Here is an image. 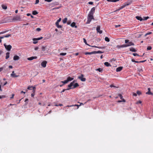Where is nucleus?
I'll list each match as a JSON object with an SVG mask.
<instances>
[{"label": "nucleus", "instance_id": "bf43d9fd", "mask_svg": "<svg viewBox=\"0 0 153 153\" xmlns=\"http://www.w3.org/2000/svg\"><path fill=\"white\" fill-rule=\"evenodd\" d=\"M34 95H35V92L34 93L33 92V93L31 94V96L32 97H33L34 96Z\"/></svg>", "mask_w": 153, "mask_h": 153}, {"label": "nucleus", "instance_id": "8fccbe9b", "mask_svg": "<svg viewBox=\"0 0 153 153\" xmlns=\"http://www.w3.org/2000/svg\"><path fill=\"white\" fill-rule=\"evenodd\" d=\"M53 4L54 5H58L59 4V3L58 2L56 1L54 2Z\"/></svg>", "mask_w": 153, "mask_h": 153}, {"label": "nucleus", "instance_id": "864d4df0", "mask_svg": "<svg viewBox=\"0 0 153 153\" xmlns=\"http://www.w3.org/2000/svg\"><path fill=\"white\" fill-rule=\"evenodd\" d=\"M41 30V29L40 28H37L36 29V30L37 31H39Z\"/></svg>", "mask_w": 153, "mask_h": 153}, {"label": "nucleus", "instance_id": "c03bdc74", "mask_svg": "<svg viewBox=\"0 0 153 153\" xmlns=\"http://www.w3.org/2000/svg\"><path fill=\"white\" fill-rule=\"evenodd\" d=\"M45 47L44 46H42V50L44 51H45Z\"/></svg>", "mask_w": 153, "mask_h": 153}, {"label": "nucleus", "instance_id": "a878e982", "mask_svg": "<svg viewBox=\"0 0 153 153\" xmlns=\"http://www.w3.org/2000/svg\"><path fill=\"white\" fill-rule=\"evenodd\" d=\"M83 41H84V42L85 43V44L86 45H88L89 46H91V45H89L88 44L87 42H86V40L85 39V38H83Z\"/></svg>", "mask_w": 153, "mask_h": 153}, {"label": "nucleus", "instance_id": "c85d7f7f", "mask_svg": "<svg viewBox=\"0 0 153 153\" xmlns=\"http://www.w3.org/2000/svg\"><path fill=\"white\" fill-rule=\"evenodd\" d=\"M67 19L66 18H64L62 22L63 23H65L67 22Z\"/></svg>", "mask_w": 153, "mask_h": 153}, {"label": "nucleus", "instance_id": "603ef678", "mask_svg": "<svg viewBox=\"0 0 153 153\" xmlns=\"http://www.w3.org/2000/svg\"><path fill=\"white\" fill-rule=\"evenodd\" d=\"M60 8V7H55V8H53L52 10H55L56 9H59Z\"/></svg>", "mask_w": 153, "mask_h": 153}, {"label": "nucleus", "instance_id": "4be33fe9", "mask_svg": "<svg viewBox=\"0 0 153 153\" xmlns=\"http://www.w3.org/2000/svg\"><path fill=\"white\" fill-rule=\"evenodd\" d=\"M92 54H94V51L92 52H87L85 53V55H88V54L91 55Z\"/></svg>", "mask_w": 153, "mask_h": 153}, {"label": "nucleus", "instance_id": "393cba45", "mask_svg": "<svg viewBox=\"0 0 153 153\" xmlns=\"http://www.w3.org/2000/svg\"><path fill=\"white\" fill-rule=\"evenodd\" d=\"M130 51L132 52H135L136 51V50L133 48H130Z\"/></svg>", "mask_w": 153, "mask_h": 153}, {"label": "nucleus", "instance_id": "774afa93", "mask_svg": "<svg viewBox=\"0 0 153 153\" xmlns=\"http://www.w3.org/2000/svg\"><path fill=\"white\" fill-rule=\"evenodd\" d=\"M133 96H137V94L136 93H134L133 94Z\"/></svg>", "mask_w": 153, "mask_h": 153}, {"label": "nucleus", "instance_id": "0e129e2a", "mask_svg": "<svg viewBox=\"0 0 153 153\" xmlns=\"http://www.w3.org/2000/svg\"><path fill=\"white\" fill-rule=\"evenodd\" d=\"M119 0H112V2H116L117 1H119Z\"/></svg>", "mask_w": 153, "mask_h": 153}, {"label": "nucleus", "instance_id": "0eeeda50", "mask_svg": "<svg viewBox=\"0 0 153 153\" xmlns=\"http://www.w3.org/2000/svg\"><path fill=\"white\" fill-rule=\"evenodd\" d=\"M100 26L98 25L97 26V33H99L100 34H101L102 33V31L101 30H100Z\"/></svg>", "mask_w": 153, "mask_h": 153}, {"label": "nucleus", "instance_id": "dca6fc26", "mask_svg": "<svg viewBox=\"0 0 153 153\" xmlns=\"http://www.w3.org/2000/svg\"><path fill=\"white\" fill-rule=\"evenodd\" d=\"M148 91L146 93V94H149V95H152L153 94V93H152L150 91V88H148Z\"/></svg>", "mask_w": 153, "mask_h": 153}, {"label": "nucleus", "instance_id": "bb28decb", "mask_svg": "<svg viewBox=\"0 0 153 153\" xmlns=\"http://www.w3.org/2000/svg\"><path fill=\"white\" fill-rule=\"evenodd\" d=\"M8 30H5L4 31H2V32H0V35L4 33H6L8 32Z\"/></svg>", "mask_w": 153, "mask_h": 153}, {"label": "nucleus", "instance_id": "13d9d810", "mask_svg": "<svg viewBox=\"0 0 153 153\" xmlns=\"http://www.w3.org/2000/svg\"><path fill=\"white\" fill-rule=\"evenodd\" d=\"M62 104H59V105L56 104L55 105V106H62Z\"/></svg>", "mask_w": 153, "mask_h": 153}, {"label": "nucleus", "instance_id": "4468645a", "mask_svg": "<svg viewBox=\"0 0 153 153\" xmlns=\"http://www.w3.org/2000/svg\"><path fill=\"white\" fill-rule=\"evenodd\" d=\"M19 59V57L17 55L14 56L13 59L14 60H18Z\"/></svg>", "mask_w": 153, "mask_h": 153}, {"label": "nucleus", "instance_id": "a18cd8bd", "mask_svg": "<svg viewBox=\"0 0 153 153\" xmlns=\"http://www.w3.org/2000/svg\"><path fill=\"white\" fill-rule=\"evenodd\" d=\"M118 96L119 97H120V99H122L123 98V96L121 94H119Z\"/></svg>", "mask_w": 153, "mask_h": 153}, {"label": "nucleus", "instance_id": "052dcab7", "mask_svg": "<svg viewBox=\"0 0 153 153\" xmlns=\"http://www.w3.org/2000/svg\"><path fill=\"white\" fill-rule=\"evenodd\" d=\"M14 74H15L14 71H13L12 73L10 74L11 76H13Z\"/></svg>", "mask_w": 153, "mask_h": 153}, {"label": "nucleus", "instance_id": "5701e85b", "mask_svg": "<svg viewBox=\"0 0 153 153\" xmlns=\"http://www.w3.org/2000/svg\"><path fill=\"white\" fill-rule=\"evenodd\" d=\"M10 56V53L7 52L6 53V59H8Z\"/></svg>", "mask_w": 153, "mask_h": 153}, {"label": "nucleus", "instance_id": "4c0bfd02", "mask_svg": "<svg viewBox=\"0 0 153 153\" xmlns=\"http://www.w3.org/2000/svg\"><path fill=\"white\" fill-rule=\"evenodd\" d=\"M66 54V53H60V55L61 56H65Z\"/></svg>", "mask_w": 153, "mask_h": 153}, {"label": "nucleus", "instance_id": "e433bc0d", "mask_svg": "<svg viewBox=\"0 0 153 153\" xmlns=\"http://www.w3.org/2000/svg\"><path fill=\"white\" fill-rule=\"evenodd\" d=\"M61 82L63 83L64 84H65L67 83L68 81L66 80H65L64 81H62Z\"/></svg>", "mask_w": 153, "mask_h": 153}, {"label": "nucleus", "instance_id": "9d476101", "mask_svg": "<svg viewBox=\"0 0 153 153\" xmlns=\"http://www.w3.org/2000/svg\"><path fill=\"white\" fill-rule=\"evenodd\" d=\"M132 2L131 1H128V2L125 3L124 4L125 5V7L127 6H128L131 4Z\"/></svg>", "mask_w": 153, "mask_h": 153}, {"label": "nucleus", "instance_id": "b1692460", "mask_svg": "<svg viewBox=\"0 0 153 153\" xmlns=\"http://www.w3.org/2000/svg\"><path fill=\"white\" fill-rule=\"evenodd\" d=\"M94 54L96 53H103V52H102L100 51H94Z\"/></svg>", "mask_w": 153, "mask_h": 153}, {"label": "nucleus", "instance_id": "de8ad7c7", "mask_svg": "<svg viewBox=\"0 0 153 153\" xmlns=\"http://www.w3.org/2000/svg\"><path fill=\"white\" fill-rule=\"evenodd\" d=\"M28 99H26L25 100V102L26 103V104H27L28 103Z\"/></svg>", "mask_w": 153, "mask_h": 153}, {"label": "nucleus", "instance_id": "f3484780", "mask_svg": "<svg viewBox=\"0 0 153 153\" xmlns=\"http://www.w3.org/2000/svg\"><path fill=\"white\" fill-rule=\"evenodd\" d=\"M74 78H73L71 77H68L66 80L68 82L69 81H71L73 80Z\"/></svg>", "mask_w": 153, "mask_h": 153}, {"label": "nucleus", "instance_id": "6e6552de", "mask_svg": "<svg viewBox=\"0 0 153 153\" xmlns=\"http://www.w3.org/2000/svg\"><path fill=\"white\" fill-rule=\"evenodd\" d=\"M47 62L45 61H43L41 63V66L44 67L45 68L46 67Z\"/></svg>", "mask_w": 153, "mask_h": 153}, {"label": "nucleus", "instance_id": "f8f14e48", "mask_svg": "<svg viewBox=\"0 0 153 153\" xmlns=\"http://www.w3.org/2000/svg\"><path fill=\"white\" fill-rule=\"evenodd\" d=\"M127 45L126 44H123L122 45H118L117 46V48H122L127 47Z\"/></svg>", "mask_w": 153, "mask_h": 153}, {"label": "nucleus", "instance_id": "680f3d73", "mask_svg": "<svg viewBox=\"0 0 153 153\" xmlns=\"http://www.w3.org/2000/svg\"><path fill=\"white\" fill-rule=\"evenodd\" d=\"M141 102H142L141 101H139L137 102V104H141Z\"/></svg>", "mask_w": 153, "mask_h": 153}, {"label": "nucleus", "instance_id": "49530a36", "mask_svg": "<svg viewBox=\"0 0 153 153\" xmlns=\"http://www.w3.org/2000/svg\"><path fill=\"white\" fill-rule=\"evenodd\" d=\"M32 88H32V89H33L32 92L34 93L35 92V89H36V87H33Z\"/></svg>", "mask_w": 153, "mask_h": 153}, {"label": "nucleus", "instance_id": "cd10ccee", "mask_svg": "<svg viewBox=\"0 0 153 153\" xmlns=\"http://www.w3.org/2000/svg\"><path fill=\"white\" fill-rule=\"evenodd\" d=\"M1 7L3 9H4V10L6 9L7 8V6H6L5 5L3 4L1 5Z\"/></svg>", "mask_w": 153, "mask_h": 153}, {"label": "nucleus", "instance_id": "69168bd1", "mask_svg": "<svg viewBox=\"0 0 153 153\" xmlns=\"http://www.w3.org/2000/svg\"><path fill=\"white\" fill-rule=\"evenodd\" d=\"M120 26H121L120 25H115V27L116 28H117V27H120Z\"/></svg>", "mask_w": 153, "mask_h": 153}, {"label": "nucleus", "instance_id": "338daca9", "mask_svg": "<svg viewBox=\"0 0 153 153\" xmlns=\"http://www.w3.org/2000/svg\"><path fill=\"white\" fill-rule=\"evenodd\" d=\"M88 4H93V2H91V1H90V2H88Z\"/></svg>", "mask_w": 153, "mask_h": 153}, {"label": "nucleus", "instance_id": "a211bd4d", "mask_svg": "<svg viewBox=\"0 0 153 153\" xmlns=\"http://www.w3.org/2000/svg\"><path fill=\"white\" fill-rule=\"evenodd\" d=\"M73 84H74V83ZM73 85L74 86L73 87V88L71 87V88H75L76 87L78 86H79V85H78V84L77 83H75L74 84H73Z\"/></svg>", "mask_w": 153, "mask_h": 153}, {"label": "nucleus", "instance_id": "4d7b16f0", "mask_svg": "<svg viewBox=\"0 0 153 153\" xmlns=\"http://www.w3.org/2000/svg\"><path fill=\"white\" fill-rule=\"evenodd\" d=\"M39 0H36L35 4H38L39 3Z\"/></svg>", "mask_w": 153, "mask_h": 153}, {"label": "nucleus", "instance_id": "79ce46f5", "mask_svg": "<svg viewBox=\"0 0 153 153\" xmlns=\"http://www.w3.org/2000/svg\"><path fill=\"white\" fill-rule=\"evenodd\" d=\"M152 48L151 46H148L147 48V49L148 50H151Z\"/></svg>", "mask_w": 153, "mask_h": 153}, {"label": "nucleus", "instance_id": "1a4fd4ad", "mask_svg": "<svg viewBox=\"0 0 153 153\" xmlns=\"http://www.w3.org/2000/svg\"><path fill=\"white\" fill-rule=\"evenodd\" d=\"M95 7L92 8L90 11L89 13L92 14L94 15V13L95 11Z\"/></svg>", "mask_w": 153, "mask_h": 153}, {"label": "nucleus", "instance_id": "423d86ee", "mask_svg": "<svg viewBox=\"0 0 153 153\" xmlns=\"http://www.w3.org/2000/svg\"><path fill=\"white\" fill-rule=\"evenodd\" d=\"M13 20L20 21L21 20V19L19 16H17L14 17L13 18Z\"/></svg>", "mask_w": 153, "mask_h": 153}, {"label": "nucleus", "instance_id": "f03ea898", "mask_svg": "<svg viewBox=\"0 0 153 153\" xmlns=\"http://www.w3.org/2000/svg\"><path fill=\"white\" fill-rule=\"evenodd\" d=\"M75 82V81H74L72 82H71L70 84L68 85V88H67V89H63L62 91H61V93L62 92H64L65 90H69L71 89V87L73 86V84Z\"/></svg>", "mask_w": 153, "mask_h": 153}, {"label": "nucleus", "instance_id": "ea45409f", "mask_svg": "<svg viewBox=\"0 0 153 153\" xmlns=\"http://www.w3.org/2000/svg\"><path fill=\"white\" fill-rule=\"evenodd\" d=\"M97 48H99V49H104L105 48V46H104V47H97Z\"/></svg>", "mask_w": 153, "mask_h": 153}, {"label": "nucleus", "instance_id": "f704fd0d", "mask_svg": "<svg viewBox=\"0 0 153 153\" xmlns=\"http://www.w3.org/2000/svg\"><path fill=\"white\" fill-rule=\"evenodd\" d=\"M56 27L58 28H61L62 27V26L59 25V23L58 24H57L56 23Z\"/></svg>", "mask_w": 153, "mask_h": 153}, {"label": "nucleus", "instance_id": "473e14b6", "mask_svg": "<svg viewBox=\"0 0 153 153\" xmlns=\"http://www.w3.org/2000/svg\"><path fill=\"white\" fill-rule=\"evenodd\" d=\"M105 40L107 42H109L110 41L109 39L107 37L105 38Z\"/></svg>", "mask_w": 153, "mask_h": 153}, {"label": "nucleus", "instance_id": "6e6d98bb", "mask_svg": "<svg viewBox=\"0 0 153 153\" xmlns=\"http://www.w3.org/2000/svg\"><path fill=\"white\" fill-rule=\"evenodd\" d=\"M151 33H152V32H149L148 33L145 34V36H146L147 35H150V34H151Z\"/></svg>", "mask_w": 153, "mask_h": 153}, {"label": "nucleus", "instance_id": "a19ab883", "mask_svg": "<svg viewBox=\"0 0 153 153\" xmlns=\"http://www.w3.org/2000/svg\"><path fill=\"white\" fill-rule=\"evenodd\" d=\"M61 18H60L58 19V20H57V22H56V23L57 24H58L59 23V22L61 21Z\"/></svg>", "mask_w": 153, "mask_h": 153}, {"label": "nucleus", "instance_id": "5fc2aeb1", "mask_svg": "<svg viewBox=\"0 0 153 153\" xmlns=\"http://www.w3.org/2000/svg\"><path fill=\"white\" fill-rule=\"evenodd\" d=\"M125 7V5L123 4V5L122 6H121L120 7L121 8V9H122L123 8H124Z\"/></svg>", "mask_w": 153, "mask_h": 153}, {"label": "nucleus", "instance_id": "09e8293b", "mask_svg": "<svg viewBox=\"0 0 153 153\" xmlns=\"http://www.w3.org/2000/svg\"><path fill=\"white\" fill-rule=\"evenodd\" d=\"M137 94L138 95H140L141 94V92L139 91H137Z\"/></svg>", "mask_w": 153, "mask_h": 153}, {"label": "nucleus", "instance_id": "39448f33", "mask_svg": "<svg viewBox=\"0 0 153 153\" xmlns=\"http://www.w3.org/2000/svg\"><path fill=\"white\" fill-rule=\"evenodd\" d=\"M84 76L83 74H81L80 76H78V78L82 81L85 82L86 81L85 78L84 77Z\"/></svg>", "mask_w": 153, "mask_h": 153}, {"label": "nucleus", "instance_id": "7c9ffc66", "mask_svg": "<svg viewBox=\"0 0 153 153\" xmlns=\"http://www.w3.org/2000/svg\"><path fill=\"white\" fill-rule=\"evenodd\" d=\"M121 100H118V102H126V100L123 98Z\"/></svg>", "mask_w": 153, "mask_h": 153}, {"label": "nucleus", "instance_id": "3c124183", "mask_svg": "<svg viewBox=\"0 0 153 153\" xmlns=\"http://www.w3.org/2000/svg\"><path fill=\"white\" fill-rule=\"evenodd\" d=\"M33 86H29L27 87V89L29 90H31L32 89V88Z\"/></svg>", "mask_w": 153, "mask_h": 153}, {"label": "nucleus", "instance_id": "f257e3e1", "mask_svg": "<svg viewBox=\"0 0 153 153\" xmlns=\"http://www.w3.org/2000/svg\"><path fill=\"white\" fill-rule=\"evenodd\" d=\"M94 19L93 15L89 13L88 15L87 21L86 22L87 24H89L90 23L92 19Z\"/></svg>", "mask_w": 153, "mask_h": 153}, {"label": "nucleus", "instance_id": "7ed1b4c3", "mask_svg": "<svg viewBox=\"0 0 153 153\" xmlns=\"http://www.w3.org/2000/svg\"><path fill=\"white\" fill-rule=\"evenodd\" d=\"M129 40L128 39H126L125 40V43H126L127 47H128L132 45H134V44L131 42H129Z\"/></svg>", "mask_w": 153, "mask_h": 153}, {"label": "nucleus", "instance_id": "20e7f679", "mask_svg": "<svg viewBox=\"0 0 153 153\" xmlns=\"http://www.w3.org/2000/svg\"><path fill=\"white\" fill-rule=\"evenodd\" d=\"M4 45L6 49L9 51H10L12 48V46L10 45H7L5 43L4 44Z\"/></svg>", "mask_w": 153, "mask_h": 153}, {"label": "nucleus", "instance_id": "2f4dec72", "mask_svg": "<svg viewBox=\"0 0 153 153\" xmlns=\"http://www.w3.org/2000/svg\"><path fill=\"white\" fill-rule=\"evenodd\" d=\"M19 76V75H16L15 74H14L13 75V76H11L12 77H18Z\"/></svg>", "mask_w": 153, "mask_h": 153}, {"label": "nucleus", "instance_id": "aec40b11", "mask_svg": "<svg viewBox=\"0 0 153 153\" xmlns=\"http://www.w3.org/2000/svg\"><path fill=\"white\" fill-rule=\"evenodd\" d=\"M104 65L107 67L111 66L110 64L108 62H106L104 63Z\"/></svg>", "mask_w": 153, "mask_h": 153}, {"label": "nucleus", "instance_id": "9b49d317", "mask_svg": "<svg viewBox=\"0 0 153 153\" xmlns=\"http://www.w3.org/2000/svg\"><path fill=\"white\" fill-rule=\"evenodd\" d=\"M37 58L36 56H32L28 58L27 59L29 60H32L34 59H36Z\"/></svg>", "mask_w": 153, "mask_h": 153}, {"label": "nucleus", "instance_id": "6ab92c4d", "mask_svg": "<svg viewBox=\"0 0 153 153\" xmlns=\"http://www.w3.org/2000/svg\"><path fill=\"white\" fill-rule=\"evenodd\" d=\"M71 27H75V28L77 27V26L76 25V24L74 22H73V23H72L71 24Z\"/></svg>", "mask_w": 153, "mask_h": 153}, {"label": "nucleus", "instance_id": "72a5a7b5", "mask_svg": "<svg viewBox=\"0 0 153 153\" xmlns=\"http://www.w3.org/2000/svg\"><path fill=\"white\" fill-rule=\"evenodd\" d=\"M11 35L10 34H7L6 35H4V37L7 38V37H8L11 36Z\"/></svg>", "mask_w": 153, "mask_h": 153}, {"label": "nucleus", "instance_id": "58836bf2", "mask_svg": "<svg viewBox=\"0 0 153 153\" xmlns=\"http://www.w3.org/2000/svg\"><path fill=\"white\" fill-rule=\"evenodd\" d=\"M133 55L134 56H140L138 54H137V53H133Z\"/></svg>", "mask_w": 153, "mask_h": 153}, {"label": "nucleus", "instance_id": "e2e57ef3", "mask_svg": "<svg viewBox=\"0 0 153 153\" xmlns=\"http://www.w3.org/2000/svg\"><path fill=\"white\" fill-rule=\"evenodd\" d=\"M45 1L49 2L52 1V0H45Z\"/></svg>", "mask_w": 153, "mask_h": 153}, {"label": "nucleus", "instance_id": "c9c22d12", "mask_svg": "<svg viewBox=\"0 0 153 153\" xmlns=\"http://www.w3.org/2000/svg\"><path fill=\"white\" fill-rule=\"evenodd\" d=\"M96 70L97 71H98L99 72H101L102 71V69H101V68H98V69H96Z\"/></svg>", "mask_w": 153, "mask_h": 153}, {"label": "nucleus", "instance_id": "412c9836", "mask_svg": "<svg viewBox=\"0 0 153 153\" xmlns=\"http://www.w3.org/2000/svg\"><path fill=\"white\" fill-rule=\"evenodd\" d=\"M42 38H43V37H40L38 38H33V41L39 40H40L41 39H42Z\"/></svg>", "mask_w": 153, "mask_h": 153}, {"label": "nucleus", "instance_id": "2eb2a0df", "mask_svg": "<svg viewBox=\"0 0 153 153\" xmlns=\"http://www.w3.org/2000/svg\"><path fill=\"white\" fill-rule=\"evenodd\" d=\"M135 17L137 19L140 20V21H142L143 20L141 17L140 16H136Z\"/></svg>", "mask_w": 153, "mask_h": 153}, {"label": "nucleus", "instance_id": "ddd939ff", "mask_svg": "<svg viewBox=\"0 0 153 153\" xmlns=\"http://www.w3.org/2000/svg\"><path fill=\"white\" fill-rule=\"evenodd\" d=\"M122 67H120L117 68L116 71L117 72L120 71L123 69Z\"/></svg>", "mask_w": 153, "mask_h": 153}, {"label": "nucleus", "instance_id": "c756f323", "mask_svg": "<svg viewBox=\"0 0 153 153\" xmlns=\"http://www.w3.org/2000/svg\"><path fill=\"white\" fill-rule=\"evenodd\" d=\"M32 14L33 15H36L38 14V12L36 10H34L33 11Z\"/></svg>", "mask_w": 153, "mask_h": 153}, {"label": "nucleus", "instance_id": "37998d69", "mask_svg": "<svg viewBox=\"0 0 153 153\" xmlns=\"http://www.w3.org/2000/svg\"><path fill=\"white\" fill-rule=\"evenodd\" d=\"M149 18V17L147 16L144 17V19H143L144 20H146Z\"/></svg>", "mask_w": 153, "mask_h": 153}]
</instances>
